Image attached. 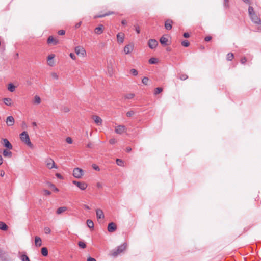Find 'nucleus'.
<instances>
[{
    "label": "nucleus",
    "mask_w": 261,
    "mask_h": 261,
    "mask_svg": "<svg viewBox=\"0 0 261 261\" xmlns=\"http://www.w3.org/2000/svg\"><path fill=\"white\" fill-rule=\"evenodd\" d=\"M96 217L97 219H103L105 217L103 211L101 209L96 210Z\"/></svg>",
    "instance_id": "obj_15"
},
{
    "label": "nucleus",
    "mask_w": 261,
    "mask_h": 261,
    "mask_svg": "<svg viewBox=\"0 0 261 261\" xmlns=\"http://www.w3.org/2000/svg\"><path fill=\"white\" fill-rule=\"evenodd\" d=\"M72 183L76 185L79 189H80L82 190H85L88 186L87 184L83 181L81 182L76 180H73L72 181Z\"/></svg>",
    "instance_id": "obj_6"
},
{
    "label": "nucleus",
    "mask_w": 261,
    "mask_h": 261,
    "mask_svg": "<svg viewBox=\"0 0 261 261\" xmlns=\"http://www.w3.org/2000/svg\"><path fill=\"white\" fill-rule=\"evenodd\" d=\"M46 167L51 169L53 168H57V166L55 165V162L51 158H47L45 161Z\"/></svg>",
    "instance_id": "obj_5"
},
{
    "label": "nucleus",
    "mask_w": 261,
    "mask_h": 261,
    "mask_svg": "<svg viewBox=\"0 0 261 261\" xmlns=\"http://www.w3.org/2000/svg\"><path fill=\"white\" fill-rule=\"evenodd\" d=\"M54 58H55V55L54 54H50L47 57L48 64L49 66H53L54 62L50 61V60L53 59Z\"/></svg>",
    "instance_id": "obj_24"
},
{
    "label": "nucleus",
    "mask_w": 261,
    "mask_h": 261,
    "mask_svg": "<svg viewBox=\"0 0 261 261\" xmlns=\"http://www.w3.org/2000/svg\"><path fill=\"white\" fill-rule=\"evenodd\" d=\"M67 210V207L66 206L60 207L57 209L56 213L57 214H61V213L66 211Z\"/></svg>",
    "instance_id": "obj_26"
},
{
    "label": "nucleus",
    "mask_w": 261,
    "mask_h": 261,
    "mask_svg": "<svg viewBox=\"0 0 261 261\" xmlns=\"http://www.w3.org/2000/svg\"><path fill=\"white\" fill-rule=\"evenodd\" d=\"M126 130V128L124 125H118L117 126L115 129V132L117 134H121L125 132Z\"/></svg>",
    "instance_id": "obj_9"
},
{
    "label": "nucleus",
    "mask_w": 261,
    "mask_h": 261,
    "mask_svg": "<svg viewBox=\"0 0 261 261\" xmlns=\"http://www.w3.org/2000/svg\"><path fill=\"white\" fill-rule=\"evenodd\" d=\"M34 102L36 104H39L41 102V99L39 96L36 95L34 97Z\"/></svg>",
    "instance_id": "obj_37"
},
{
    "label": "nucleus",
    "mask_w": 261,
    "mask_h": 261,
    "mask_svg": "<svg viewBox=\"0 0 261 261\" xmlns=\"http://www.w3.org/2000/svg\"><path fill=\"white\" fill-rule=\"evenodd\" d=\"M66 141L69 144H71L72 143V140L71 138L69 137L66 138Z\"/></svg>",
    "instance_id": "obj_49"
},
{
    "label": "nucleus",
    "mask_w": 261,
    "mask_h": 261,
    "mask_svg": "<svg viewBox=\"0 0 261 261\" xmlns=\"http://www.w3.org/2000/svg\"><path fill=\"white\" fill-rule=\"evenodd\" d=\"M117 38L118 42L119 43H123L124 39V34L123 33H119L117 35Z\"/></svg>",
    "instance_id": "obj_17"
},
{
    "label": "nucleus",
    "mask_w": 261,
    "mask_h": 261,
    "mask_svg": "<svg viewBox=\"0 0 261 261\" xmlns=\"http://www.w3.org/2000/svg\"><path fill=\"white\" fill-rule=\"evenodd\" d=\"M162 91H163V88H161V87L156 88L154 89V95H157V94L160 93L161 92H162Z\"/></svg>",
    "instance_id": "obj_38"
},
{
    "label": "nucleus",
    "mask_w": 261,
    "mask_h": 261,
    "mask_svg": "<svg viewBox=\"0 0 261 261\" xmlns=\"http://www.w3.org/2000/svg\"><path fill=\"white\" fill-rule=\"evenodd\" d=\"M41 254L44 256H46L48 255V250L46 247H43L41 250Z\"/></svg>",
    "instance_id": "obj_29"
},
{
    "label": "nucleus",
    "mask_w": 261,
    "mask_h": 261,
    "mask_svg": "<svg viewBox=\"0 0 261 261\" xmlns=\"http://www.w3.org/2000/svg\"><path fill=\"white\" fill-rule=\"evenodd\" d=\"M87 225L88 226V227L90 228V229H92V228H94V223L93 222L90 220V219H88L87 220Z\"/></svg>",
    "instance_id": "obj_28"
},
{
    "label": "nucleus",
    "mask_w": 261,
    "mask_h": 261,
    "mask_svg": "<svg viewBox=\"0 0 261 261\" xmlns=\"http://www.w3.org/2000/svg\"><path fill=\"white\" fill-rule=\"evenodd\" d=\"M116 142V140L115 138H112L110 139L109 143L111 144H114Z\"/></svg>",
    "instance_id": "obj_50"
},
{
    "label": "nucleus",
    "mask_w": 261,
    "mask_h": 261,
    "mask_svg": "<svg viewBox=\"0 0 261 261\" xmlns=\"http://www.w3.org/2000/svg\"><path fill=\"white\" fill-rule=\"evenodd\" d=\"M117 229L116 225L114 222H111L108 224V231L110 232L115 231Z\"/></svg>",
    "instance_id": "obj_12"
},
{
    "label": "nucleus",
    "mask_w": 261,
    "mask_h": 261,
    "mask_svg": "<svg viewBox=\"0 0 261 261\" xmlns=\"http://www.w3.org/2000/svg\"><path fill=\"white\" fill-rule=\"evenodd\" d=\"M92 166V168L94 170H95L96 171H100L99 167L97 165H96V164H93Z\"/></svg>",
    "instance_id": "obj_47"
},
{
    "label": "nucleus",
    "mask_w": 261,
    "mask_h": 261,
    "mask_svg": "<svg viewBox=\"0 0 261 261\" xmlns=\"http://www.w3.org/2000/svg\"><path fill=\"white\" fill-rule=\"evenodd\" d=\"M234 55L232 53H229L227 55V60L228 61H231L233 59Z\"/></svg>",
    "instance_id": "obj_36"
},
{
    "label": "nucleus",
    "mask_w": 261,
    "mask_h": 261,
    "mask_svg": "<svg viewBox=\"0 0 261 261\" xmlns=\"http://www.w3.org/2000/svg\"><path fill=\"white\" fill-rule=\"evenodd\" d=\"M4 255V253L3 252V250L0 248V258L3 257Z\"/></svg>",
    "instance_id": "obj_60"
},
{
    "label": "nucleus",
    "mask_w": 261,
    "mask_h": 261,
    "mask_svg": "<svg viewBox=\"0 0 261 261\" xmlns=\"http://www.w3.org/2000/svg\"><path fill=\"white\" fill-rule=\"evenodd\" d=\"M160 42L162 45L165 46L168 45V39L164 36H162L160 39Z\"/></svg>",
    "instance_id": "obj_20"
},
{
    "label": "nucleus",
    "mask_w": 261,
    "mask_h": 261,
    "mask_svg": "<svg viewBox=\"0 0 261 261\" xmlns=\"http://www.w3.org/2000/svg\"><path fill=\"white\" fill-rule=\"evenodd\" d=\"M149 63L151 64H156L158 62V59L155 58H151L148 61Z\"/></svg>",
    "instance_id": "obj_35"
},
{
    "label": "nucleus",
    "mask_w": 261,
    "mask_h": 261,
    "mask_svg": "<svg viewBox=\"0 0 261 261\" xmlns=\"http://www.w3.org/2000/svg\"><path fill=\"white\" fill-rule=\"evenodd\" d=\"M135 31L137 32V33L139 34L140 32L139 27L138 25H135Z\"/></svg>",
    "instance_id": "obj_54"
},
{
    "label": "nucleus",
    "mask_w": 261,
    "mask_h": 261,
    "mask_svg": "<svg viewBox=\"0 0 261 261\" xmlns=\"http://www.w3.org/2000/svg\"><path fill=\"white\" fill-rule=\"evenodd\" d=\"M224 6L226 7H228V0H224Z\"/></svg>",
    "instance_id": "obj_58"
},
{
    "label": "nucleus",
    "mask_w": 261,
    "mask_h": 261,
    "mask_svg": "<svg viewBox=\"0 0 261 261\" xmlns=\"http://www.w3.org/2000/svg\"><path fill=\"white\" fill-rule=\"evenodd\" d=\"M59 35H63L65 34V31L63 30H59L58 32Z\"/></svg>",
    "instance_id": "obj_53"
},
{
    "label": "nucleus",
    "mask_w": 261,
    "mask_h": 261,
    "mask_svg": "<svg viewBox=\"0 0 261 261\" xmlns=\"http://www.w3.org/2000/svg\"><path fill=\"white\" fill-rule=\"evenodd\" d=\"M96 186L98 188H101L102 187V184L100 182H97Z\"/></svg>",
    "instance_id": "obj_63"
},
{
    "label": "nucleus",
    "mask_w": 261,
    "mask_h": 261,
    "mask_svg": "<svg viewBox=\"0 0 261 261\" xmlns=\"http://www.w3.org/2000/svg\"><path fill=\"white\" fill-rule=\"evenodd\" d=\"M183 36H184L185 38H188V37H189L190 35H189V34L188 33H187V32H185V33H184V34H183Z\"/></svg>",
    "instance_id": "obj_59"
},
{
    "label": "nucleus",
    "mask_w": 261,
    "mask_h": 261,
    "mask_svg": "<svg viewBox=\"0 0 261 261\" xmlns=\"http://www.w3.org/2000/svg\"><path fill=\"white\" fill-rule=\"evenodd\" d=\"M103 26L100 24L95 29L94 32L96 34L100 35L103 32Z\"/></svg>",
    "instance_id": "obj_19"
},
{
    "label": "nucleus",
    "mask_w": 261,
    "mask_h": 261,
    "mask_svg": "<svg viewBox=\"0 0 261 261\" xmlns=\"http://www.w3.org/2000/svg\"><path fill=\"white\" fill-rule=\"evenodd\" d=\"M15 120L13 116H9L6 119V123L8 126H13L14 124Z\"/></svg>",
    "instance_id": "obj_14"
},
{
    "label": "nucleus",
    "mask_w": 261,
    "mask_h": 261,
    "mask_svg": "<svg viewBox=\"0 0 261 261\" xmlns=\"http://www.w3.org/2000/svg\"><path fill=\"white\" fill-rule=\"evenodd\" d=\"M188 77V75L186 74H180L179 75V78L181 80H185L187 79Z\"/></svg>",
    "instance_id": "obj_42"
},
{
    "label": "nucleus",
    "mask_w": 261,
    "mask_h": 261,
    "mask_svg": "<svg viewBox=\"0 0 261 261\" xmlns=\"http://www.w3.org/2000/svg\"><path fill=\"white\" fill-rule=\"evenodd\" d=\"M35 243L36 246H41L42 245V241L39 237L36 236L35 238Z\"/></svg>",
    "instance_id": "obj_22"
},
{
    "label": "nucleus",
    "mask_w": 261,
    "mask_h": 261,
    "mask_svg": "<svg viewBox=\"0 0 261 261\" xmlns=\"http://www.w3.org/2000/svg\"><path fill=\"white\" fill-rule=\"evenodd\" d=\"M148 45L150 48L154 49L158 45V42L155 39H150L148 40Z\"/></svg>",
    "instance_id": "obj_7"
},
{
    "label": "nucleus",
    "mask_w": 261,
    "mask_h": 261,
    "mask_svg": "<svg viewBox=\"0 0 261 261\" xmlns=\"http://www.w3.org/2000/svg\"><path fill=\"white\" fill-rule=\"evenodd\" d=\"M70 58L72 59L73 60L76 59V56L73 53H70L69 55Z\"/></svg>",
    "instance_id": "obj_56"
},
{
    "label": "nucleus",
    "mask_w": 261,
    "mask_h": 261,
    "mask_svg": "<svg viewBox=\"0 0 261 261\" xmlns=\"http://www.w3.org/2000/svg\"><path fill=\"white\" fill-rule=\"evenodd\" d=\"M81 23H82V22H79L78 23H77L75 25V29H77L79 28L80 27V26L81 25Z\"/></svg>",
    "instance_id": "obj_57"
},
{
    "label": "nucleus",
    "mask_w": 261,
    "mask_h": 261,
    "mask_svg": "<svg viewBox=\"0 0 261 261\" xmlns=\"http://www.w3.org/2000/svg\"><path fill=\"white\" fill-rule=\"evenodd\" d=\"M56 176L58 178H60V179H62V176L59 174V173H57L56 174Z\"/></svg>",
    "instance_id": "obj_64"
},
{
    "label": "nucleus",
    "mask_w": 261,
    "mask_h": 261,
    "mask_svg": "<svg viewBox=\"0 0 261 261\" xmlns=\"http://www.w3.org/2000/svg\"><path fill=\"white\" fill-rule=\"evenodd\" d=\"M43 192H44V194L45 195H49L51 194V192L49 191V190H43Z\"/></svg>",
    "instance_id": "obj_51"
},
{
    "label": "nucleus",
    "mask_w": 261,
    "mask_h": 261,
    "mask_svg": "<svg viewBox=\"0 0 261 261\" xmlns=\"http://www.w3.org/2000/svg\"><path fill=\"white\" fill-rule=\"evenodd\" d=\"M246 61H247V59L246 57L242 58L240 60V62L242 64H244L246 62Z\"/></svg>",
    "instance_id": "obj_48"
},
{
    "label": "nucleus",
    "mask_w": 261,
    "mask_h": 261,
    "mask_svg": "<svg viewBox=\"0 0 261 261\" xmlns=\"http://www.w3.org/2000/svg\"><path fill=\"white\" fill-rule=\"evenodd\" d=\"M63 110L64 112H68L70 110L68 107H64Z\"/></svg>",
    "instance_id": "obj_62"
},
{
    "label": "nucleus",
    "mask_w": 261,
    "mask_h": 261,
    "mask_svg": "<svg viewBox=\"0 0 261 261\" xmlns=\"http://www.w3.org/2000/svg\"><path fill=\"white\" fill-rule=\"evenodd\" d=\"M15 89V86L12 84L10 83L8 84V89L11 92L14 91Z\"/></svg>",
    "instance_id": "obj_30"
},
{
    "label": "nucleus",
    "mask_w": 261,
    "mask_h": 261,
    "mask_svg": "<svg viewBox=\"0 0 261 261\" xmlns=\"http://www.w3.org/2000/svg\"><path fill=\"white\" fill-rule=\"evenodd\" d=\"M130 73H132L134 76H136L138 75V71L137 70L135 69H132L130 71Z\"/></svg>",
    "instance_id": "obj_45"
},
{
    "label": "nucleus",
    "mask_w": 261,
    "mask_h": 261,
    "mask_svg": "<svg viewBox=\"0 0 261 261\" xmlns=\"http://www.w3.org/2000/svg\"><path fill=\"white\" fill-rule=\"evenodd\" d=\"M250 19H251L252 21L253 22L257 24H260L261 23V20L257 16V15L254 13L250 16Z\"/></svg>",
    "instance_id": "obj_11"
},
{
    "label": "nucleus",
    "mask_w": 261,
    "mask_h": 261,
    "mask_svg": "<svg viewBox=\"0 0 261 261\" xmlns=\"http://www.w3.org/2000/svg\"><path fill=\"white\" fill-rule=\"evenodd\" d=\"M3 101L4 103L8 106H12V99L10 98H4L3 99Z\"/></svg>",
    "instance_id": "obj_25"
},
{
    "label": "nucleus",
    "mask_w": 261,
    "mask_h": 261,
    "mask_svg": "<svg viewBox=\"0 0 261 261\" xmlns=\"http://www.w3.org/2000/svg\"><path fill=\"white\" fill-rule=\"evenodd\" d=\"M74 51L76 54L79 56L84 57L85 55H86L85 49L83 48V47L81 46H77L75 47Z\"/></svg>",
    "instance_id": "obj_4"
},
{
    "label": "nucleus",
    "mask_w": 261,
    "mask_h": 261,
    "mask_svg": "<svg viewBox=\"0 0 261 261\" xmlns=\"http://www.w3.org/2000/svg\"><path fill=\"white\" fill-rule=\"evenodd\" d=\"M78 245L80 248H83V249H84L86 247V244L84 242H82V241H79L78 242Z\"/></svg>",
    "instance_id": "obj_40"
},
{
    "label": "nucleus",
    "mask_w": 261,
    "mask_h": 261,
    "mask_svg": "<svg viewBox=\"0 0 261 261\" xmlns=\"http://www.w3.org/2000/svg\"><path fill=\"white\" fill-rule=\"evenodd\" d=\"M51 76L53 79L57 80L58 79V76L57 73L53 72L51 73Z\"/></svg>",
    "instance_id": "obj_52"
},
{
    "label": "nucleus",
    "mask_w": 261,
    "mask_h": 261,
    "mask_svg": "<svg viewBox=\"0 0 261 261\" xmlns=\"http://www.w3.org/2000/svg\"><path fill=\"white\" fill-rule=\"evenodd\" d=\"M135 94L133 93H128L124 95V98L126 99H130L134 98Z\"/></svg>",
    "instance_id": "obj_32"
},
{
    "label": "nucleus",
    "mask_w": 261,
    "mask_h": 261,
    "mask_svg": "<svg viewBox=\"0 0 261 261\" xmlns=\"http://www.w3.org/2000/svg\"><path fill=\"white\" fill-rule=\"evenodd\" d=\"M47 43L53 45H57L59 43L57 39L55 38L53 36H49L47 39Z\"/></svg>",
    "instance_id": "obj_8"
},
{
    "label": "nucleus",
    "mask_w": 261,
    "mask_h": 261,
    "mask_svg": "<svg viewBox=\"0 0 261 261\" xmlns=\"http://www.w3.org/2000/svg\"><path fill=\"white\" fill-rule=\"evenodd\" d=\"M173 21L172 20L167 19L165 22V27L166 30H170L172 29V24Z\"/></svg>",
    "instance_id": "obj_16"
},
{
    "label": "nucleus",
    "mask_w": 261,
    "mask_h": 261,
    "mask_svg": "<svg viewBox=\"0 0 261 261\" xmlns=\"http://www.w3.org/2000/svg\"><path fill=\"white\" fill-rule=\"evenodd\" d=\"M20 258L21 261H30L28 256L25 254L21 255Z\"/></svg>",
    "instance_id": "obj_31"
},
{
    "label": "nucleus",
    "mask_w": 261,
    "mask_h": 261,
    "mask_svg": "<svg viewBox=\"0 0 261 261\" xmlns=\"http://www.w3.org/2000/svg\"><path fill=\"white\" fill-rule=\"evenodd\" d=\"M248 13H249V16H251V15H252L253 14L255 13V12L254 11V9L252 6H249Z\"/></svg>",
    "instance_id": "obj_39"
},
{
    "label": "nucleus",
    "mask_w": 261,
    "mask_h": 261,
    "mask_svg": "<svg viewBox=\"0 0 261 261\" xmlns=\"http://www.w3.org/2000/svg\"><path fill=\"white\" fill-rule=\"evenodd\" d=\"M20 138L22 142L25 143L29 147L32 148L33 144L31 143L29 135L25 131L23 132L20 134Z\"/></svg>",
    "instance_id": "obj_2"
},
{
    "label": "nucleus",
    "mask_w": 261,
    "mask_h": 261,
    "mask_svg": "<svg viewBox=\"0 0 261 261\" xmlns=\"http://www.w3.org/2000/svg\"><path fill=\"white\" fill-rule=\"evenodd\" d=\"M3 154L4 157L11 158L12 156V152L7 149H5L3 151Z\"/></svg>",
    "instance_id": "obj_21"
},
{
    "label": "nucleus",
    "mask_w": 261,
    "mask_h": 261,
    "mask_svg": "<svg viewBox=\"0 0 261 261\" xmlns=\"http://www.w3.org/2000/svg\"><path fill=\"white\" fill-rule=\"evenodd\" d=\"M8 228V226L4 222L0 221V229L6 231Z\"/></svg>",
    "instance_id": "obj_27"
},
{
    "label": "nucleus",
    "mask_w": 261,
    "mask_h": 261,
    "mask_svg": "<svg viewBox=\"0 0 261 261\" xmlns=\"http://www.w3.org/2000/svg\"><path fill=\"white\" fill-rule=\"evenodd\" d=\"M87 261H96V260L94 258L89 257L87 258Z\"/></svg>",
    "instance_id": "obj_61"
},
{
    "label": "nucleus",
    "mask_w": 261,
    "mask_h": 261,
    "mask_svg": "<svg viewBox=\"0 0 261 261\" xmlns=\"http://www.w3.org/2000/svg\"><path fill=\"white\" fill-rule=\"evenodd\" d=\"M212 38L211 36H206V37H205L204 40L205 41H210L212 39Z\"/></svg>",
    "instance_id": "obj_55"
},
{
    "label": "nucleus",
    "mask_w": 261,
    "mask_h": 261,
    "mask_svg": "<svg viewBox=\"0 0 261 261\" xmlns=\"http://www.w3.org/2000/svg\"><path fill=\"white\" fill-rule=\"evenodd\" d=\"M133 49V46L132 45H127L124 48V51L126 54H128L132 52Z\"/></svg>",
    "instance_id": "obj_18"
},
{
    "label": "nucleus",
    "mask_w": 261,
    "mask_h": 261,
    "mask_svg": "<svg viewBox=\"0 0 261 261\" xmlns=\"http://www.w3.org/2000/svg\"><path fill=\"white\" fill-rule=\"evenodd\" d=\"M44 233L45 234H49L51 232L50 229L48 227H45L44 229Z\"/></svg>",
    "instance_id": "obj_44"
},
{
    "label": "nucleus",
    "mask_w": 261,
    "mask_h": 261,
    "mask_svg": "<svg viewBox=\"0 0 261 261\" xmlns=\"http://www.w3.org/2000/svg\"><path fill=\"white\" fill-rule=\"evenodd\" d=\"M2 141L3 142V145L4 147L7 148L8 149H12L13 146L10 142L8 141L7 139L3 138Z\"/></svg>",
    "instance_id": "obj_10"
},
{
    "label": "nucleus",
    "mask_w": 261,
    "mask_h": 261,
    "mask_svg": "<svg viewBox=\"0 0 261 261\" xmlns=\"http://www.w3.org/2000/svg\"><path fill=\"white\" fill-rule=\"evenodd\" d=\"M149 81V79L147 77H144L142 79V82L143 84H144L145 85H147L148 82Z\"/></svg>",
    "instance_id": "obj_43"
},
{
    "label": "nucleus",
    "mask_w": 261,
    "mask_h": 261,
    "mask_svg": "<svg viewBox=\"0 0 261 261\" xmlns=\"http://www.w3.org/2000/svg\"><path fill=\"white\" fill-rule=\"evenodd\" d=\"M115 14V12H113V11H108L107 13H106L105 14H101V15H97L96 16L94 17L95 18H102V17H104L105 16H109L110 15H111V14Z\"/></svg>",
    "instance_id": "obj_23"
},
{
    "label": "nucleus",
    "mask_w": 261,
    "mask_h": 261,
    "mask_svg": "<svg viewBox=\"0 0 261 261\" xmlns=\"http://www.w3.org/2000/svg\"><path fill=\"white\" fill-rule=\"evenodd\" d=\"M134 112L133 111H128L127 113H126V116L127 117H132L134 114Z\"/></svg>",
    "instance_id": "obj_46"
},
{
    "label": "nucleus",
    "mask_w": 261,
    "mask_h": 261,
    "mask_svg": "<svg viewBox=\"0 0 261 261\" xmlns=\"http://www.w3.org/2000/svg\"><path fill=\"white\" fill-rule=\"evenodd\" d=\"M116 164L117 165L119 166H124V162L122 160L117 159L116 161Z\"/></svg>",
    "instance_id": "obj_34"
},
{
    "label": "nucleus",
    "mask_w": 261,
    "mask_h": 261,
    "mask_svg": "<svg viewBox=\"0 0 261 261\" xmlns=\"http://www.w3.org/2000/svg\"><path fill=\"white\" fill-rule=\"evenodd\" d=\"M84 174L83 170L79 168H75L73 171V176L76 178H81Z\"/></svg>",
    "instance_id": "obj_3"
},
{
    "label": "nucleus",
    "mask_w": 261,
    "mask_h": 261,
    "mask_svg": "<svg viewBox=\"0 0 261 261\" xmlns=\"http://www.w3.org/2000/svg\"><path fill=\"white\" fill-rule=\"evenodd\" d=\"M92 118L97 125L99 126L102 124V120L100 117L97 115H93L92 116Z\"/></svg>",
    "instance_id": "obj_13"
},
{
    "label": "nucleus",
    "mask_w": 261,
    "mask_h": 261,
    "mask_svg": "<svg viewBox=\"0 0 261 261\" xmlns=\"http://www.w3.org/2000/svg\"><path fill=\"white\" fill-rule=\"evenodd\" d=\"M47 184L48 186L50 188L53 189L55 191H56V192L59 191V189L57 187H56L53 183L48 182Z\"/></svg>",
    "instance_id": "obj_33"
},
{
    "label": "nucleus",
    "mask_w": 261,
    "mask_h": 261,
    "mask_svg": "<svg viewBox=\"0 0 261 261\" xmlns=\"http://www.w3.org/2000/svg\"><path fill=\"white\" fill-rule=\"evenodd\" d=\"M181 45L184 47H188L190 45V43L187 40H185L181 42Z\"/></svg>",
    "instance_id": "obj_41"
},
{
    "label": "nucleus",
    "mask_w": 261,
    "mask_h": 261,
    "mask_svg": "<svg viewBox=\"0 0 261 261\" xmlns=\"http://www.w3.org/2000/svg\"><path fill=\"white\" fill-rule=\"evenodd\" d=\"M127 244L126 243H124L123 244L118 246L116 249L113 250L111 252L110 255L113 257H116L118 256L119 254L122 252L124 250H125Z\"/></svg>",
    "instance_id": "obj_1"
}]
</instances>
